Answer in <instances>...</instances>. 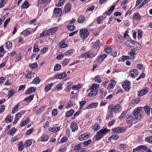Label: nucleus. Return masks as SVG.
<instances>
[{
    "label": "nucleus",
    "mask_w": 152,
    "mask_h": 152,
    "mask_svg": "<svg viewBox=\"0 0 152 152\" xmlns=\"http://www.w3.org/2000/svg\"><path fill=\"white\" fill-rule=\"evenodd\" d=\"M142 110L141 107H138L135 109L132 112V114L134 116V118L137 120H140L142 118L141 111Z\"/></svg>",
    "instance_id": "f257e3e1"
},
{
    "label": "nucleus",
    "mask_w": 152,
    "mask_h": 152,
    "mask_svg": "<svg viewBox=\"0 0 152 152\" xmlns=\"http://www.w3.org/2000/svg\"><path fill=\"white\" fill-rule=\"evenodd\" d=\"M126 45L129 47H134L135 45L137 46L135 47V49L137 50H140L141 48V45L139 43L136 42L134 41L128 40L126 43Z\"/></svg>",
    "instance_id": "f03ea898"
},
{
    "label": "nucleus",
    "mask_w": 152,
    "mask_h": 152,
    "mask_svg": "<svg viewBox=\"0 0 152 152\" xmlns=\"http://www.w3.org/2000/svg\"><path fill=\"white\" fill-rule=\"evenodd\" d=\"M79 33L80 37L83 40L86 39L89 35L88 32L86 29H81Z\"/></svg>",
    "instance_id": "7ed1b4c3"
},
{
    "label": "nucleus",
    "mask_w": 152,
    "mask_h": 152,
    "mask_svg": "<svg viewBox=\"0 0 152 152\" xmlns=\"http://www.w3.org/2000/svg\"><path fill=\"white\" fill-rule=\"evenodd\" d=\"M108 129H102L98 132L96 136V140H99L103 136V134L107 132Z\"/></svg>",
    "instance_id": "20e7f679"
},
{
    "label": "nucleus",
    "mask_w": 152,
    "mask_h": 152,
    "mask_svg": "<svg viewBox=\"0 0 152 152\" xmlns=\"http://www.w3.org/2000/svg\"><path fill=\"white\" fill-rule=\"evenodd\" d=\"M95 56V55L92 52L88 51L83 53L82 55L83 58H92Z\"/></svg>",
    "instance_id": "39448f33"
},
{
    "label": "nucleus",
    "mask_w": 152,
    "mask_h": 152,
    "mask_svg": "<svg viewBox=\"0 0 152 152\" xmlns=\"http://www.w3.org/2000/svg\"><path fill=\"white\" fill-rule=\"evenodd\" d=\"M128 54L130 56L131 59L134 60L136 55V51L134 49H132L128 52Z\"/></svg>",
    "instance_id": "423d86ee"
},
{
    "label": "nucleus",
    "mask_w": 152,
    "mask_h": 152,
    "mask_svg": "<svg viewBox=\"0 0 152 152\" xmlns=\"http://www.w3.org/2000/svg\"><path fill=\"white\" fill-rule=\"evenodd\" d=\"M90 136L89 134H83L80 135L78 137V139L80 141H83L89 138Z\"/></svg>",
    "instance_id": "0eeeda50"
},
{
    "label": "nucleus",
    "mask_w": 152,
    "mask_h": 152,
    "mask_svg": "<svg viewBox=\"0 0 152 152\" xmlns=\"http://www.w3.org/2000/svg\"><path fill=\"white\" fill-rule=\"evenodd\" d=\"M138 75V71L136 69H133L131 70L129 73L130 76L132 78H135Z\"/></svg>",
    "instance_id": "6e6552de"
},
{
    "label": "nucleus",
    "mask_w": 152,
    "mask_h": 152,
    "mask_svg": "<svg viewBox=\"0 0 152 152\" xmlns=\"http://www.w3.org/2000/svg\"><path fill=\"white\" fill-rule=\"evenodd\" d=\"M134 119H135L132 115L130 114H128L126 116V120L128 124H131L132 123L133 121L134 120Z\"/></svg>",
    "instance_id": "1a4fd4ad"
},
{
    "label": "nucleus",
    "mask_w": 152,
    "mask_h": 152,
    "mask_svg": "<svg viewBox=\"0 0 152 152\" xmlns=\"http://www.w3.org/2000/svg\"><path fill=\"white\" fill-rule=\"evenodd\" d=\"M113 132L115 133H120L124 132L126 131V129L124 127H117L113 129Z\"/></svg>",
    "instance_id": "9d476101"
},
{
    "label": "nucleus",
    "mask_w": 152,
    "mask_h": 152,
    "mask_svg": "<svg viewBox=\"0 0 152 152\" xmlns=\"http://www.w3.org/2000/svg\"><path fill=\"white\" fill-rule=\"evenodd\" d=\"M66 73L65 72H63L59 74H57L54 76V78L57 79H62L66 76Z\"/></svg>",
    "instance_id": "9b49d317"
},
{
    "label": "nucleus",
    "mask_w": 152,
    "mask_h": 152,
    "mask_svg": "<svg viewBox=\"0 0 152 152\" xmlns=\"http://www.w3.org/2000/svg\"><path fill=\"white\" fill-rule=\"evenodd\" d=\"M130 83L129 81H126L122 85L123 88L126 91H128L130 89Z\"/></svg>",
    "instance_id": "f8f14e48"
},
{
    "label": "nucleus",
    "mask_w": 152,
    "mask_h": 152,
    "mask_svg": "<svg viewBox=\"0 0 152 152\" xmlns=\"http://www.w3.org/2000/svg\"><path fill=\"white\" fill-rule=\"evenodd\" d=\"M91 91L88 94V96L91 97H93L97 94L98 92L97 90L95 89H91Z\"/></svg>",
    "instance_id": "ddd939ff"
},
{
    "label": "nucleus",
    "mask_w": 152,
    "mask_h": 152,
    "mask_svg": "<svg viewBox=\"0 0 152 152\" xmlns=\"http://www.w3.org/2000/svg\"><path fill=\"white\" fill-rule=\"evenodd\" d=\"M71 7L69 3H67L65 6L64 11L66 13L69 12L71 10Z\"/></svg>",
    "instance_id": "4468645a"
},
{
    "label": "nucleus",
    "mask_w": 152,
    "mask_h": 152,
    "mask_svg": "<svg viewBox=\"0 0 152 152\" xmlns=\"http://www.w3.org/2000/svg\"><path fill=\"white\" fill-rule=\"evenodd\" d=\"M70 127L72 129V132H75L77 131L78 127L77 124L75 122H72L70 126Z\"/></svg>",
    "instance_id": "2eb2a0df"
},
{
    "label": "nucleus",
    "mask_w": 152,
    "mask_h": 152,
    "mask_svg": "<svg viewBox=\"0 0 152 152\" xmlns=\"http://www.w3.org/2000/svg\"><path fill=\"white\" fill-rule=\"evenodd\" d=\"M149 89L147 88L142 89L139 92L138 95L140 96H142L146 94L148 91Z\"/></svg>",
    "instance_id": "dca6fc26"
},
{
    "label": "nucleus",
    "mask_w": 152,
    "mask_h": 152,
    "mask_svg": "<svg viewBox=\"0 0 152 152\" xmlns=\"http://www.w3.org/2000/svg\"><path fill=\"white\" fill-rule=\"evenodd\" d=\"M36 88L35 87H31L28 88L25 92V94H29L35 91Z\"/></svg>",
    "instance_id": "f3484780"
},
{
    "label": "nucleus",
    "mask_w": 152,
    "mask_h": 152,
    "mask_svg": "<svg viewBox=\"0 0 152 152\" xmlns=\"http://www.w3.org/2000/svg\"><path fill=\"white\" fill-rule=\"evenodd\" d=\"M59 46L61 48H65L67 47V44L65 43L64 40H62L59 43Z\"/></svg>",
    "instance_id": "a211bd4d"
},
{
    "label": "nucleus",
    "mask_w": 152,
    "mask_h": 152,
    "mask_svg": "<svg viewBox=\"0 0 152 152\" xmlns=\"http://www.w3.org/2000/svg\"><path fill=\"white\" fill-rule=\"evenodd\" d=\"M60 127L59 126L54 127H53L49 128L48 130L54 133H56L59 131L60 129Z\"/></svg>",
    "instance_id": "6ab92c4d"
},
{
    "label": "nucleus",
    "mask_w": 152,
    "mask_h": 152,
    "mask_svg": "<svg viewBox=\"0 0 152 152\" xmlns=\"http://www.w3.org/2000/svg\"><path fill=\"white\" fill-rule=\"evenodd\" d=\"M58 29L57 27H55L48 29L50 35H52L55 34L57 31Z\"/></svg>",
    "instance_id": "aec40b11"
},
{
    "label": "nucleus",
    "mask_w": 152,
    "mask_h": 152,
    "mask_svg": "<svg viewBox=\"0 0 152 152\" xmlns=\"http://www.w3.org/2000/svg\"><path fill=\"white\" fill-rule=\"evenodd\" d=\"M141 18V16L138 12L134 14L133 16V18L134 20H140Z\"/></svg>",
    "instance_id": "412c9836"
},
{
    "label": "nucleus",
    "mask_w": 152,
    "mask_h": 152,
    "mask_svg": "<svg viewBox=\"0 0 152 152\" xmlns=\"http://www.w3.org/2000/svg\"><path fill=\"white\" fill-rule=\"evenodd\" d=\"M53 12L54 14H61L62 13V10L59 8H55L54 9Z\"/></svg>",
    "instance_id": "4be33fe9"
},
{
    "label": "nucleus",
    "mask_w": 152,
    "mask_h": 152,
    "mask_svg": "<svg viewBox=\"0 0 152 152\" xmlns=\"http://www.w3.org/2000/svg\"><path fill=\"white\" fill-rule=\"evenodd\" d=\"M107 55L106 54H103L100 56L98 58V61L99 62H102L107 57Z\"/></svg>",
    "instance_id": "5701e85b"
},
{
    "label": "nucleus",
    "mask_w": 152,
    "mask_h": 152,
    "mask_svg": "<svg viewBox=\"0 0 152 152\" xmlns=\"http://www.w3.org/2000/svg\"><path fill=\"white\" fill-rule=\"evenodd\" d=\"M115 6H113L110 7V8L107 11L105 12V13L108 15H110L111 14V12L113 11L115 8Z\"/></svg>",
    "instance_id": "b1692460"
},
{
    "label": "nucleus",
    "mask_w": 152,
    "mask_h": 152,
    "mask_svg": "<svg viewBox=\"0 0 152 152\" xmlns=\"http://www.w3.org/2000/svg\"><path fill=\"white\" fill-rule=\"evenodd\" d=\"M121 110V105L120 104L116 105L114 106V112L115 113L117 111L120 112Z\"/></svg>",
    "instance_id": "393cba45"
},
{
    "label": "nucleus",
    "mask_w": 152,
    "mask_h": 152,
    "mask_svg": "<svg viewBox=\"0 0 152 152\" xmlns=\"http://www.w3.org/2000/svg\"><path fill=\"white\" fill-rule=\"evenodd\" d=\"M98 105V104L97 103H93L88 106L87 107L86 109H90L91 108H94L97 107Z\"/></svg>",
    "instance_id": "a878e982"
},
{
    "label": "nucleus",
    "mask_w": 152,
    "mask_h": 152,
    "mask_svg": "<svg viewBox=\"0 0 152 152\" xmlns=\"http://www.w3.org/2000/svg\"><path fill=\"white\" fill-rule=\"evenodd\" d=\"M85 20V17L83 15H81L77 19V22L79 23H83Z\"/></svg>",
    "instance_id": "bb28decb"
},
{
    "label": "nucleus",
    "mask_w": 152,
    "mask_h": 152,
    "mask_svg": "<svg viewBox=\"0 0 152 152\" xmlns=\"http://www.w3.org/2000/svg\"><path fill=\"white\" fill-rule=\"evenodd\" d=\"M34 97V95L33 94H31L28 97L25 98L24 100L26 102H28V101H31L32 100Z\"/></svg>",
    "instance_id": "cd10ccee"
},
{
    "label": "nucleus",
    "mask_w": 152,
    "mask_h": 152,
    "mask_svg": "<svg viewBox=\"0 0 152 152\" xmlns=\"http://www.w3.org/2000/svg\"><path fill=\"white\" fill-rule=\"evenodd\" d=\"M108 109L110 113H113L114 111V105L112 104H110L108 106Z\"/></svg>",
    "instance_id": "c85d7f7f"
},
{
    "label": "nucleus",
    "mask_w": 152,
    "mask_h": 152,
    "mask_svg": "<svg viewBox=\"0 0 152 152\" xmlns=\"http://www.w3.org/2000/svg\"><path fill=\"white\" fill-rule=\"evenodd\" d=\"M74 112V110L72 109H71L70 110L67 111L66 113V117H68L71 116L73 114Z\"/></svg>",
    "instance_id": "c756f323"
},
{
    "label": "nucleus",
    "mask_w": 152,
    "mask_h": 152,
    "mask_svg": "<svg viewBox=\"0 0 152 152\" xmlns=\"http://www.w3.org/2000/svg\"><path fill=\"white\" fill-rule=\"evenodd\" d=\"M29 6L28 2L26 0L23 3L21 6L22 8L26 9Z\"/></svg>",
    "instance_id": "7c9ffc66"
},
{
    "label": "nucleus",
    "mask_w": 152,
    "mask_h": 152,
    "mask_svg": "<svg viewBox=\"0 0 152 152\" xmlns=\"http://www.w3.org/2000/svg\"><path fill=\"white\" fill-rule=\"evenodd\" d=\"M101 44L99 40H97L93 45V48H96L97 47H99L101 45Z\"/></svg>",
    "instance_id": "2f4dec72"
},
{
    "label": "nucleus",
    "mask_w": 152,
    "mask_h": 152,
    "mask_svg": "<svg viewBox=\"0 0 152 152\" xmlns=\"http://www.w3.org/2000/svg\"><path fill=\"white\" fill-rule=\"evenodd\" d=\"M48 139V137L46 134H43L41 137V140L42 141L45 142Z\"/></svg>",
    "instance_id": "473e14b6"
},
{
    "label": "nucleus",
    "mask_w": 152,
    "mask_h": 152,
    "mask_svg": "<svg viewBox=\"0 0 152 152\" xmlns=\"http://www.w3.org/2000/svg\"><path fill=\"white\" fill-rule=\"evenodd\" d=\"M39 48L38 45L37 44H35L33 47V52L34 53L38 52L39 51Z\"/></svg>",
    "instance_id": "72a5a7b5"
},
{
    "label": "nucleus",
    "mask_w": 152,
    "mask_h": 152,
    "mask_svg": "<svg viewBox=\"0 0 152 152\" xmlns=\"http://www.w3.org/2000/svg\"><path fill=\"white\" fill-rule=\"evenodd\" d=\"M53 84V83H51L47 85L45 88V90L46 92L48 91L51 88Z\"/></svg>",
    "instance_id": "f704fd0d"
},
{
    "label": "nucleus",
    "mask_w": 152,
    "mask_h": 152,
    "mask_svg": "<svg viewBox=\"0 0 152 152\" xmlns=\"http://www.w3.org/2000/svg\"><path fill=\"white\" fill-rule=\"evenodd\" d=\"M144 110L145 111L148 115H149L150 113V108L149 106L146 105L144 106Z\"/></svg>",
    "instance_id": "c9c22d12"
},
{
    "label": "nucleus",
    "mask_w": 152,
    "mask_h": 152,
    "mask_svg": "<svg viewBox=\"0 0 152 152\" xmlns=\"http://www.w3.org/2000/svg\"><path fill=\"white\" fill-rule=\"evenodd\" d=\"M21 113L22 114H23L24 113V112H20L17 113L15 115V118L16 120H19L20 118L22 115Z\"/></svg>",
    "instance_id": "e433bc0d"
},
{
    "label": "nucleus",
    "mask_w": 152,
    "mask_h": 152,
    "mask_svg": "<svg viewBox=\"0 0 152 152\" xmlns=\"http://www.w3.org/2000/svg\"><path fill=\"white\" fill-rule=\"evenodd\" d=\"M124 39V38L121 36L119 35L116 37V40L118 42H122Z\"/></svg>",
    "instance_id": "4c0bfd02"
},
{
    "label": "nucleus",
    "mask_w": 152,
    "mask_h": 152,
    "mask_svg": "<svg viewBox=\"0 0 152 152\" xmlns=\"http://www.w3.org/2000/svg\"><path fill=\"white\" fill-rule=\"evenodd\" d=\"M64 0H59L58 4L56 5V6L60 7L62 6L64 3Z\"/></svg>",
    "instance_id": "58836bf2"
},
{
    "label": "nucleus",
    "mask_w": 152,
    "mask_h": 152,
    "mask_svg": "<svg viewBox=\"0 0 152 152\" xmlns=\"http://www.w3.org/2000/svg\"><path fill=\"white\" fill-rule=\"evenodd\" d=\"M29 121L28 118H27L25 120L22 122L20 124V127H23L25 126L26 124H27Z\"/></svg>",
    "instance_id": "ea45409f"
},
{
    "label": "nucleus",
    "mask_w": 152,
    "mask_h": 152,
    "mask_svg": "<svg viewBox=\"0 0 152 152\" xmlns=\"http://www.w3.org/2000/svg\"><path fill=\"white\" fill-rule=\"evenodd\" d=\"M19 106V104L18 103L17 105L13 108L12 110V113L13 114L15 113L17 111H18V109Z\"/></svg>",
    "instance_id": "a19ab883"
},
{
    "label": "nucleus",
    "mask_w": 152,
    "mask_h": 152,
    "mask_svg": "<svg viewBox=\"0 0 152 152\" xmlns=\"http://www.w3.org/2000/svg\"><path fill=\"white\" fill-rule=\"evenodd\" d=\"M67 27L68 29L71 31H73L75 28V26L72 25H69L67 26Z\"/></svg>",
    "instance_id": "79ce46f5"
},
{
    "label": "nucleus",
    "mask_w": 152,
    "mask_h": 152,
    "mask_svg": "<svg viewBox=\"0 0 152 152\" xmlns=\"http://www.w3.org/2000/svg\"><path fill=\"white\" fill-rule=\"evenodd\" d=\"M12 46V44L10 41H8L6 43L5 47L7 49L10 48Z\"/></svg>",
    "instance_id": "37998d69"
},
{
    "label": "nucleus",
    "mask_w": 152,
    "mask_h": 152,
    "mask_svg": "<svg viewBox=\"0 0 152 152\" xmlns=\"http://www.w3.org/2000/svg\"><path fill=\"white\" fill-rule=\"evenodd\" d=\"M61 68V66L60 64H57L54 66V71H58L60 70Z\"/></svg>",
    "instance_id": "c03bdc74"
},
{
    "label": "nucleus",
    "mask_w": 152,
    "mask_h": 152,
    "mask_svg": "<svg viewBox=\"0 0 152 152\" xmlns=\"http://www.w3.org/2000/svg\"><path fill=\"white\" fill-rule=\"evenodd\" d=\"M15 93V91L12 90H10L8 91V98H10L12 96V95Z\"/></svg>",
    "instance_id": "a18cd8bd"
},
{
    "label": "nucleus",
    "mask_w": 152,
    "mask_h": 152,
    "mask_svg": "<svg viewBox=\"0 0 152 152\" xmlns=\"http://www.w3.org/2000/svg\"><path fill=\"white\" fill-rule=\"evenodd\" d=\"M93 128L94 131H96L100 129V126L99 124H96L93 126Z\"/></svg>",
    "instance_id": "49530a36"
},
{
    "label": "nucleus",
    "mask_w": 152,
    "mask_h": 152,
    "mask_svg": "<svg viewBox=\"0 0 152 152\" xmlns=\"http://www.w3.org/2000/svg\"><path fill=\"white\" fill-rule=\"evenodd\" d=\"M40 81V80L38 77H36L33 81L32 83L35 84H39Z\"/></svg>",
    "instance_id": "de8ad7c7"
},
{
    "label": "nucleus",
    "mask_w": 152,
    "mask_h": 152,
    "mask_svg": "<svg viewBox=\"0 0 152 152\" xmlns=\"http://www.w3.org/2000/svg\"><path fill=\"white\" fill-rule=\"evenodd\" d=\"M38 64L36 63L30 64L29 65V66L32 69L36 68Z\"/></svg>",
    "instance_id": "09e8293b"
},
{
    "label": "nucleus",
    "mask_w": 152,
    "mask_h": 152,
    "mask_svg": "<svg viewBox=\"0 0 152 152\" xmlns=\"http://www.w3.org/2000/svg\"><path fill=\"white\" fill-rule=\"evenodd\" d=\"M32 144V141L30 140H27L25 142L24 145L27 147L29 146Z\"/></svg>",
    "instance_id": "8fccbe9b"
},
{
    "label": "nucleus",
    "mask_w": 152,
    "mask_h": 152,
    "mask_svg": "<svg viewBox=\"0 0 152 152\" xmlns=\"http://www.w3.org/2000/svg\"><path fill=\"white\" fill-rule=\"evenodd\" d=\"M86 102L85 101L79 102V104L80 105L79 107L80 110H81L83 106L86 103Z\"/></svg>",
    "instance_id": "3c124183"
},
{
    "label": "nucleus",
    "mask_w": 152,
    "mask_h": 152,
    "mask_svg": "<svg viewBox=\"0 0 152 152\" xmlns=\"http://www.w3.org/2000/svg\"><path fill=\"white\" fill-rule=\"evenodd\" d=\"M16 131L17 130L15 128H13L9 131V132L10 134L11 135H13V134L16 132Z\"/></svg>",
    "instance_id": "603ef678"
},
{
    "label": "nucleus",
    "mask_w": 152,
    "mask_h": 152,
    "mask_svg": "<svg viewBox=\"0 0 152 152\" xmlns=\"http://www.w3.org/2000/svg\"><path fill=\"white\" fill-rule=\"evenodd\" d=\"M69 61V59H64L63 60L62 63V64L64 66H66L67 65Z\"/></svg>",
    "instance_id": "864d4df0"
},
{
    "label": "nucleus",
    "mask_w": 152,
    "mask_h": 152,
    "mask_svg": "<svg viewBox=\"0 0 152 152\" xmlns=\"http://www.w3.org/2000/svg\"><path fill=\"white\" fill-rule=\"evenodd\" d=\"M30 31H30L29 30H28V29H27L22 32L21 33V34L27 35L30 34Z\"/></svg>",
    "instance_id": "5fc2aeb1"
},
{
    "label": "nucleus",
    "mask_w": 152,
    "mask_h": 152,
    "mask_svg": "<svg viewBox=\"0 0 152 152\" xmlns=\"http://www.w3.org/2000/svg\"><path fill=\"white\" fill-rule=\"evenodd\" d=\"M95 80L96 82L98 83H101L102 82L101 79L99 76L98 75L96 76L95 78Z\"/></svg>",
    "instance_id": "6e6d98bb"
},
{
    "label": "nucleus",
    "mask_w": 152,
    "mask_h": 152,
    "mask_svg": "<svg viewBox=\"0 0 152 152\" xmlns=\"http://www.w3.org/2000/svg\"><path fill=\"white\" fill-rule=\"evenodd\" d=\"M81 144L80 143L78 145H75V146L74 149L75 150L77 151H78L81 148Z\"/></svg>",
    "instance_id": "4d7b16f0"
},
{
    "label": "nucleus",
    "mask_w": 152,
    "mask_h": 152,
    "mask_svg": "<svg viewBox=\"0 0 152 152\" xmlns=\"http://www.w3.org/2000/svg\"><path fill=\"white\" fill-rule=\"evenodd\" d=\"M118 138L119 137L118 135H113L110 137L109 140H116L118 139Z\"/></svg>",
    "instance_id": "13d9d810"
},
{
    "label": "nucleus",
    "mask_w": 152,
    "mask_h": 152,
    "mask_svg": "<svg viewBox=\"0 0 152 152\" xmlns=\"http://www.w3.org/2000/svg\"><path fill=\"white\" fill-rule=\"evenodd\" d=\"M105 51L106 53H109L111 52L112 51V49L111 48L107 47L105 48Z\"/></svg>",
    "instance_id": "bf43d9fd"
},
{
    "label": "nucleus",
    "mask_w": 152,
    "mask_h": 152,
    "mask_svg": "<svg viewBox=\"0 0 152 152\" xmlns=\"http://www.w3.org/2000/svg\"><path fill=\"white\" fill-rule=\"evenodd\" d=\"M32 71L29 72L26 75V76L27 78H31L34 77V76H32Z\"/></svg>",
    "instance_id": "052dcab7"
},
{
    "label": "nucleus",
    "mask_w": 152,
    "mask_h": 152,
    "mask_svg": "<svg viewBox=\"0 0 152 152\" xmlns=\"http://www.w3.org/2000/svg\"><path fill=\"white\" fill-rule=\"evenodd\" d=\"M45 107H42L39 109L37 110L36 111V113L37 114H40L42 111H43L45 109Z\"/></svg>",
    "instance_id": "680f3d73"
},
{
    "label": "nucleus",
    "mask_w": 152,
    "mask_h": 152,
    "mask_svg": "<svg viewBox=\"0 0 152 152\" xmlns=\"http://www.w3.org/2000/svg\"><path fill=\"white\" fill-rule=\"evenodd\" d=\"M147 147L145 145H140L137 147V148L138 150H143L145 149Z\"/></svg>",
    "instance_id": "e2e57ef3"
},
{
    "label": "nucleus",
    "mask_w": 152,
    "mask_h": 152,
    "mask_svg": "<svg viewBox=\"0 0 152 152\" xmlns=\"http://www.w3.org/2000/svg\"><path fill=\"white\" fill-rule=\"evenodd\" d=\"M73 52V50L72 49H70L68 50L65 53L64 55L65 56H70L71 55V53Z\"/></svg>",
    "instance_id": "0e129e2a"
},
{
    "label": "nucleus",
    "mask_w": 152,
    "mask_h": 152,
    "mask_svg": "<svg viewBox=\"0 0 152 152\" xmlns=\"http://www.w3.org/2000/svg\"><path fill=\"white\" fill-rule=\"evenodd\" d=\"M99 87V85L97 84H93L91 87V89H95L97 90V89Z\"/></svg>",
    "instance_id": "69168bd1"
},
{
    "label": "nucleus",
    "mask_w": 152,
    "mask_h": 152,
    "mask_svg": "<svg viewBox=\"0 0 152 152\" xmlns=\"http://www.w3.org/2000/svg\"><path fill=\"white\" fill-rule=\"evenodd\" d=\"M80 88V86L79 85H74L72 87V89H76L77 90H78Z\"/></svg>",
    "instance_id": "338daca9"
},
{
    "label": "nucleus",
    "mask_w": 152,
    "mask_h": 152,
    "mask_svg": "<svg viewBox=\"0 0 152 152\" xmlns=\"http://www.w3.org/2000/svg\"><path fill=\"white\" fill-rule=\"evenodd\" d=\"M5 121L6 122L9 123L11 122L12 120L11 119L10 116L9 115H7L5 118Z\"/></svg>",
    "instance_id": "774afa93"
}]
</instances>
